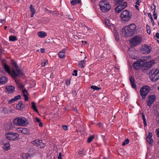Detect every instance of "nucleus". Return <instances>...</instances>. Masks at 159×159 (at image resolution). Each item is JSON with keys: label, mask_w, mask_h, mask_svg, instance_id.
I'll use <instances>...</instances> for the list:
<instances>
[{"label": "nucleus", "mask_w": 159, "mask_h": 159, "mask_svg": "<svg viewBox=\"0 0 159 159\" xmlns=\"http://www.w3.org/2000/svg\"><path fill=\"white\" fill-rule=\"evenodd\" d=\"M19 136L18 133L11 131H8L5 134L6 138L7 139L11 141L15 140Z\"/></svg>", "instance_id": "nucleus-7"}, {"label": "nucleus", "mask_w": 159, "mask_h": 159, "mask_svg": "<svg viewBox=\"0 0 159 159\" xmlns=\"http://www.w3.org/2000/svg\"><path fill=\"white\" fill-rule=\"evenodd\" d=\"M24 106L21 101L19 102L16 105V108L18 109H20L21 108H23Z\"/></svg>", "instance_id": "nucleus-23"}, {"label": "nucleus", "mask_w": 159, "mask_h": 159, "mask_svg": "<svg viewBox=\"0 0 159 159\" xmlns=\"http://www.w3.org/2000/svg\"><path fill=\"white\" fill-rule=\"evenodd\" d=\"M129 80L132 87L133 88L136 89V86L135 84V80L134 77L132 75L129 76Z\"/></svg>", "instance_id": "nucleus-14"}, {"label": "nucleus", "mask_w": 159, "mask_h": 159, "mask_svg": "<svg viewBox=\"0 0 159 159\" xmlns=\"http://www.w3.org/2000/svg\"><path fill=\"white\" fill-rule=\"evenodd\" d=\"M140 63L138 61H137L133 63L134 68L135 70H138L140 67Z\"/></svg>", "instance_id": "nucleus-19"}, {"label": "nucleus", "mask_w": 159, "mask_h": 159, "mask_svg": "<svg viewBox=\"0 0 159 159\" xmlns=\"http://www.w3.org/2000/svg\"><path fill=\"white\" fill-rule=\"evenodd\" d=\"M21 133L23 134H26L28 133V130L27 129L25 128H22V129H21Z\"/></svg>", "instance_id": "nucleus-38"}, {"label": "nucleus", "mask_w": 159, "mask_h": 159, "mask_svg": "<svg viewBox=\"0 0 159 159\" xmlns=\"http://www.w3.org/2000/svg\"><path fill=\"white\" fill-rule=\"evenodd\" d=\"M86 61L84 60H82L79 62V66L80 68H84L85 66V63Z\"/></svg>", "instance_id": "nucleus-20"}, {"label": "nucleus", "mask_w": 159, "mask_h": 159, "mask_svg": "<svg viewBox=\"0 0 159 159\" xmlns=\"http://www.w3.org/2000/svg\"><path fill=\"white\" fill-rule=\"evenodd\" d=\"M127 3L126 2H124L122 4H119L118 5L120 6L121 8L122 9H124L127 6Z\"/></svg>", "instance_id": "nucleus-31"}, {"label": "nucleus", "mask_w": 159, "mask_h": 159, "mask_svg": "<svg viewBox=\"0 0 159 159\" xmlns=\"http://www.w3.org/2000/svg\"><path fill=\"white\" fill-rule=\"evenodd\" d=\"M90 88L93 89V90H98L101 89V88L98 87L95 85L91 86Z\"/></svg>", "instance_id": "nucleus-33"}, {"label": "nucleus", "mask_w": 159, "mask_h": 159, "mask_svg": "<svg viewBox=\"0 0 159 159\" xmlns=\"http://www.w3.org/2000/svg\"><path fill=\"white\" fill-rule=\"evenodd\" d=\"M155 131L156 132V134L157 137L159 138V128L156 129Z\"/></svg>", "instance_id": "nucleus-47"}, {"label": "nucleus", "mask_w": 159, "mask_h": 159, "mask_svg": "<svg viewBox=\"0 0 159 159\" xmlns=\"http://www.w3.org/2000/svg\"><path fill=\"white\" fill-rule=\"evenodd\" d=\"M156 97L155 95L152 94L149 95L146 100L147 106L151 107L152 105L155 101Z\"/></svg>", "instance_id": "nucleus-10"}, {"label": "nucleus", "mask_w": 159, "mask_h": 159, "mask_svg": "<svg viewBox=\"0 0 159 159\" xmlns=\"http://www.w3.org/2000/svg\"><path fill=\"white\" fill-rule=\"evenodd\" d=\"M58 159H62V154L61 152L59 153V155L58 157Z\"/></svg>", "instance_id": "nucleus-52"}, {"label": "nucleus", "mask_w": 159, "mask_h": 159, "mask_svg": "<svg viewBox=\"0 0 159 159\" xmlns=\"http://www.w3.org/2000/svg\"><path fill=\"white\" fill-rule=\"evenodd\" d=\"M99 6L101 11L103 13L108 11L111 8V6L107 0H102L99 3Z\"/></svg>", "instance_id": "nucleus-4"}, {"label": "nucleus", "mask_w": 159, "mask_h": 159, "mask_svg": "<svg viewBox=\"0 0 159 159\" xmlns=\"http://www.w3.org/2000/svg\"><path fill=\"white\" fill-rule=\"evenodd\" d=\"M74 73L72 75H73L77 76V71L76 70H74Z\"/></svg>", "instance_id": "nucleus-51"}, {"label": "nucleus", "mask_w": 159, "mask_h": 159, "mask_svg": "<svg viewBox=\"0 0 159 159\" xmlns=\"http://www.w3.org/2000/svg\"><path fill=\"white\" fill-rule=\"evenodd\" d=\"M5 89L6 91L8 92V93H11L15 91V88L13 86L10 85L6 87Z\"/></svg>", "instance_id": "nucleus-13"}, {"label": "nucleus", "mask_w": 159, "mask_h": 159, "mask_svg": "<svg viewBox=\"0 0 159 159\" xmlns=\"http://www.w3.org/2000/svg\"><path fill=\"white\" fill-rule=\"evenodd\" d=\"M21 96L20 95H18L15 97L9 100L8 102V104H11L15 102L16 101L20 99Z\"/></svg>", "instance_id": "nucleus-15"}, {"label": "nucleus", "mask_w": 159, "mask_h": 159, "mask_svg": "<svg viewBox=\"0 0 159 159\" xmlns=\"http://www.w3.org/2000/svg\"><path fill=\"white\" fill-rule=\"evenodd\" d=\"M151 88L148 85L143 86L140 89V94L142 99H144L146 96L150 91Z\"/></svg>", "instance_id": "nucleus-8"}, {"label": "nucleus", "mask_w": 159, "mask_h": 159, "mask_svg": "<svg viewBox=\"0 0 159 159\" xmlns=\"http://www.w3.org/2000/svg\"><path fill=\"white\" fill-rule=\"evenodd\" d=\"M35 120L36 122L38 123L41 122L40 120L37 117L35 118Z\"/></svg>", "instance_id": "nucleus-50"}, {"label": "nucleus", "mask_w": 159, "mask_h": 159, "mask_svg": "<svg viewBox=\"0 0 159 159\" xmlns=\"http://www.w3.org/2000/svg\"><path fill=\"white\" fill-rule=\"evenodd\" d=\"M3 149H4L6 151H7L10 148V145L8 142H6L4 144L3 146Z\"/></svg>", "instance_id": "nucleus-22"}, {"label": "nucleus", "mask_w": 159, "mask_h": 159, "mask_svg": "<svg viewBox=\"0 0 159 159\" xmlns=\"http://www.w3.org/2000/svg\"><path fill=\"white\" fill-rule=\"evenodd\" d=\"M81 2V0H72L70 3L72 5H75L77 3H80Z\"/></svg>", "instance_id": "nucleus-28"}, {"label": "nucleus", "mask_w": 159, "mask_h": 159, "mask_svg": "<svg viewBox=\"0 0 159 159\" xmlns=\"http://www.w3.org/2000/svg\"><path fill=\"white\" fill-rule=\"evenodd\" d=\"M2 66L6 72L8 73L9 74H10L11 75V71L10 66L8 65L4 62L2 63Z\"/></svg>", "instance_id": "nucleus-12"}, {"label": "nucleus", "mask_w": 159, "mask_h": 159, "mask_svg": "<svg viewBox=\"0 0 159 159\" xmlns=\"http://www.w3.org/2000/svg\"><path fill=\"white\" fill-rule=\"evenodd\" d=\"M65 84L67 86H69L70 84V80H67L65 81Z\"/></svg>", "instance_id": "nucleus-45"}, {"label": "nucleus", "mask_w": 159, "mask_h": 159, "mask_svg": "<svg viewBox=\"0 0 159 159\" xmlns=\"http://www.w3.org/2000/svg\"><path fill=\"white\" fill-rule=\"evenodd\" d=\"M151 8L152 10H154V11H155L156 7L154 4H151Z\"/></svg>", "instance_id": "nucleus-43"}, {"label": "nucleus", "mask_w": 159, "mask_h": 159, "mask_svg": "<svg viewBox=\"0 0 159 159\" xmlns=\"http://www.w3.org/2000/svg\"><path fill=\"white\" fill-rule=\"evenodd\" d=\"M146 140L150 144H152L153 141V139L152 138H147Z\"/></svg>", "instance_id": "nucleus-36"}, {"label": "nucleus", "mask_w": 159, "mask_h": 159, "mask_svg": "<svg viewBox=\"0 0 159 159\" xmlns=\"http://www.w3.org/2000/svg\"><path fill=\"white\" fill-rule=\"evenodd\" d=\"M114 36L115 38V40L116 42H118L119 40V34L117 33L116 30H114Z\"/></svg>", "instance_id": "nucleus-25"}, {"label": "nucleus", "mask_w": 159, "mask_h": 159, "mask_svg": "<svg viewBox=\"0 0 159 159\" xmlns=\"http://www.w3.org/2000/svg\"><path fill=\"white\" fill-rule=\"evenodd\" d=\"M151 21L152 23V24L153 26H154V25H155V23H154V21L153 18L151 19Z\"/></svg>", "instance_id": "nucleus-57"}, {"label": "nucleus", "mask_w": 159, "mask_h": 159, "mask_svg": "<svg viewBox=\"0 0 159 159\" xmlns=\"http://www.w3.org/2000/svg\"><path fill=\"white\" fill-rule=\"evenodd\" d=\"M65 55V50L62 49V51L59 52L58 53V56L60 58H63Z\"/></svg>", "instance_id": "nucleus-27"}, {"label": "nucleus", "mask_w": 159, "mask_h": 159, "mask_svg": "<svg viewBox=\"0 0 159 159\" xmlns=\"http://www.w3.org/2000/svg\"><path fill=\"white\" fill-rule=\"evenodd\" d=\"M23 93L24 96H25V95H27V94L28 93V92L25 89H24L23 90Z\"/></svg>", "instance_id": "nucleus-46"}, {"label": "nucleus", "mask_w": 159, "mask_h": 159, "mask_svg": "<svg viewBox=\"0 0 159 159\" xmlns=\"http://www.w3.org/2000/svg\"><path fill=\"white\" fill-rule=\"evenodd\" d=\"M155 64V61L153 60H152L147 62L146 65V66L148 68H151Z\"/></svg>", "instance_id": "nucleus-18"}, {"label": "nucleus", "mask_w": 159, "mask_h": 159, "mask_svg": "<svg viewBox=\"0 0 159 159\" xmlns=\"http://www.w3.org/2000/svg\"><path fill=\"white\" fill-rule=\"evenodd\" d=\"M104 23L105 26H107L108 27L110 28L111 25L112 24L110 22V21L107 19H106L104 20Z\"/></svg>", "instance_id": "nucleus-30"}, {"label": "nucleus", "mask_w": 159, "mask_h": 159, "mask_svg": "<svg viewBox=\"0 0 159 159\" xmlns=\"http://www.w3.org/2000/svg\"><path fill=\"white\" fill-rule=\"evenodd\" d=\"M131 17L130 12L125 10L122 11L120 15V19L122 22H126L129 20Z\"/></svg>", "instance_id": "nucleus-6"}, {"label": "nucleus", "mask_w": 159, "mask_h": 159, "mask_svg": "<svg viewBox=\"0 0 159 159\" xmlns=\"http://www.w3.org/2000/svg\"><path fill=\"white\" fill-rule=\"evenodd\" d=\"M140 2H139V0H137V1L136 2V5H138L139 6L140 5Z\"/></svg>", "instance_id": "nucleus-62"}, {"label": "nucleus", "mask_w": 159, "mask_h": 159, "mask_svg": "<svg viewBox=\"0 0 159 159\" xmlns=\"http://www.w3.org/2000/svg\"><path fill=\"white\" fill-rule=\"evenodd\" d=\"M25 98V101H27L28 100V97L27 95H25L24 96Z\"/></svg>", "instance_id": "nucleus-56"}, {"label": "nucleus", "mask_w": 159, "mask_h": 159, "mask_svg": "<svg viewBox=\"0 0 159 159\" xmlns=\"http://www.w3.org/2000/svg\"><path fill=\"white\" fill-rule=\"evenodd\" d=\"M79 154L80 156L82 155L83 154V152L82 150H80L79 151Z\"/></svg>", "instance_id": "nucleus-58"}, {"label": "nucleus", "mask_w": 159, "mask_h": 159, "mask_svg": "<svg viewBox=\"0 0 159 159\" xmlns=\"http://www.w3.org/2000/svg\"><path fill=\"white\" fill-rule=\"evenodd\" d=\"M42 140H34L33 141H32L31 142L32 144H34V145L36 146H39V143H42Z\"/></svg>", "instance_id": "nucleus-21"}, {"label": "nucleus", "mask_w": 159, "mask_h": 159, "mask_svg": "<svg viewBox=\"0 0 159 159\" xmlns=\"http://www.w3.org/2000/svg\"><path fill=\"white\" fill-rule=\"evenodd\" d=\"M134 7L137 10H139V7L137 5H135Z\"/></svg>", "instance_id": "nucleus-64"}, {"label": "nucleus", "mask_w": 159, "mask_h": 159, "mask_svg": "<svg viewBox=\"0 0 159 159\" xmlns=\"http://www.w3.org/2000/svg\"><path fill=\"white\" fill-rule=\"evenodd\" d=\"M8 79L6 76H2L0 77V85L5 84L7 81Z\"/></svg>", "instance_id": "nucleus-16"}, {"label": "nucleus", "mask_w": 159, "mask_h": 159, "mask_svg": "<svg viewBox=\"0 0 159 159\" xmlns=\"http://www.w3.org/2000/svg\"><path fill=\"white\" fill-rule=\"evenodd\" d=\"M16 37L13 35H10L9 37V40L11 41H15L17 40Z\"/></svg>", "instance_id": "nucleus-29"}, {"label": "nucleus", "mask_w": 159, "mask_h": 159, "mask_svg": "<svg viewBox=\"0 0 159 159\" xmlns=\"http://www.w3.org/2000/svg\"><path fill=\"white\" fill-rule=\"evenodd\" d=\"M62 127L65 130H67L68 129V126L67 125H62Z\"/></svg>", "instance_id": "nucleus-44"}, {"label": "nucleus", "mask_w": 159, "mask_h": 159, "mask_svg": "<svg viewBox=\"0 0 159 159\" xmlns=\"http://www.w3.org/2000/svg\"><path fill=\"white\" fill-rule=\"evenodd\" d=\"M129 142V139L127 138L125 139L124 141L122 143V145L124 146H125V145L128 144Z\"/></svg>", "instance_id": "nucleus-37"}, {"label": "nucleus", "mask_w": 159, "mask_h": 159, "mask_svg": "<svg viewBox=\"0 0 159 159\" xmlns=\"http://www.w3.org/2000/svg\"><path fill=\"white\" fill-rule=\"evenodd\" d=\"M0 22L2 24H4L6 22L5 18L4 19L0 20Z\"/></svg>", "instance_id": "nucleus-48"}, {"label": "nucleus", "mask_w": 159, "mask_h": 159, "mask_svg": "<svg viewBox=\"0 0 159 159\" xmlns=\"http://www.w3.org/2000/svg\"><path fill=\"white\" fill-rule=\"evenodd\" d=\"M39 123V127H42L43 126V124L41 121Z\"/></svg>", "instance_id": "nucleus-61"}, {"label": "nucleus", "mask_w": 159, "mask_h": 159, "mask_svg": "<svg viewBox=\"0 0 159 159\" xmlns=\"http://www.w3.org/2000/svg\"><path fill=\"white\" fill-rule=\"evenodd\" d=\"M38 36L40 38H43L47 35L46 33L43 31H41L38 32Z\"/></svg>", "instance_id": "nucleus-17"}, {"label": "nucleus", "mask_w": 159, "mask_h": 159, "mask_svg": "<svg viewBox=\"0 0 159 159\" xmlns=\"http://www.w3.org/2000/svg\"><path fill=\"white\" fill-rule=\"evenodd\" d=\"M152 134L151 132H149L147 138H152Z\"/></svg>", "instance_id": "nucleus-49"}, {"label": "nucleus", "mask_w": 159, "mask_h": 159, "mask_svg": "<svg viewBox=\"0 0 159 159\" xmlns=\"http://www.w3.org/2000/svg\"><path fill=\"white\" fill-rule=\"evenodd\" d=\"M30 11L31 12V13H35V9L33 7L32 5L31 4L30 5Z\"/></svg>", "instance_id": "nucleus-40"}, {"label": "nucleus", "mask_w": 159, "mask_h": 159, "mask_svg": "<svg viewBox=\"0 0 159 159\" xmlns=\"http://www.w3.org/2000/svg\"><path fill=\"white\" fill-rule=\"evenodd\" d=\"M97 125H98L99 127L101 128L102 127V124L101 123H99L97 124Z\"/></svg>", "instance_id": "nucleus-63"}, {"label": "nucleus", "mask_w": 159, "mask_h": 159, "mask_svg": "<svg viewBox=\"0 0 159 159\" xmlns=\"http://www.w3.org/2000/svg\"><path fill=\"white\" fill-rule=\"evenodd\" d=\"M142 41V38L138 36L132 38L130 39V44L133 46H136L140 44Z\"/></svg>", "instance_id": "nucleus-9"}, {"label": "nucleus", "mask_w": 159, "mask_h": 159, "mask_svg": "<svg viewBox=\"0 0 159 159\" xmlns=\"http://www.w3.org/2000/svg\"><path fill=\"white\" fill-rule=\"evenodd\" d=\"M153 16H154V19L156 20L157 18V14L156 11H153Z\"/></svg>", "instance_id": "nucleus-42"}, {"label": "nucleus", "mask_w": 159, "mask_h": 159, "mask_svg": "<svg viewBox=\"0 0 159 159\" xmlns=\"http://www.w3.org/2000/svg\"><path fill=\"white\" fill-rule=\"evenodd\" d=\"M151 51V47L146 44H144L143 46L141 49V52L143 54H149Z\"/></svg>", "instance_id": "nucleus-11"}, {"label": "nucleus", "mask_w": 159, "mask_h": 159, "mask_svg": "<svg viewBox=\"0 0 159 159\" xmlns=\"http://www.w3.org/2000/svg\"><path fill=\"white\" fill-rule=\"evenodd\" d=\"M142 117L143 121L146 120V118L145 117V115L143 113L142 114Z\"/></svg>", "instance_id": "nucleus-54"}, {"label": "nucleus", "mask_w": 159, "mask_h": 159, "mask_svg": "<svg viewBox=\"0 0 159 159\" xmlns=\"http://www.w3.org/2000/svg\"><path fill=\"white\" fill-rule=\"evenodd\" d=\"M156 35V37L157 38L159 39V33L158 32H157L156 34V35Z\"/></svg>", "instance_id": "nucleus-60"}, {"label": "nucleus", "mask_w": 159, "mask_h": 159, "mask_svg": "<svg viewBox=\"0 0 159 159\" xmlns=\"http://www.w3.org/2000/svg\"><path fill=\"white\" fill-rule=\"evenodd\" d=\"M149 75L151 81H157L159 79V69L156 68L152 69L149 72Z\"/></svg>", "instance_id": "nucleus-3"}, {"label": "nucleus", "mask_w": 159, "mask_h": 159, "mask_svg": "<svg viewBox=\"0 0 159 159\" xmlns=\"http://www.w3.org/2000/svg\"><path fill=\"white\" fill-rule=\"evenodd\" d=\"M124 0H114V2L115 5H119L121 4Z\"/></svg>", "instance_id": "nucleus-34"}, {"label": "nucleus", "mask_w": 159, "mask_h": 159, "mask_svg": "<svg viewBox=\"0 0 159 159\" xmlns=\"http://www.w3.org/2000/svg\"><path fill=\"white\" fill-rule=\"evenodd\" d=\"M13 123L16 125L22 126H26L29 124V123L25 118L20 117L16 118L13 120Z\"/></svg>", "instance_id": "nucleus-5"}, {"label": "nucleus", "mask_w": 159, "mask_h": 159, "mask_svg": "<svg viewBox=\"0 0 159 159\" xmlns=\"http://www.w3.org/2000/svg\"><path fill=\"white\" fill-rule=\"evenodd\" d=\"M136 26L134 24H132L123 27L121 30L122 35L125 38L131 37L135 33Z\"/></svg>", "instance_id": "nucleus-1"}, {"label": "nucleus", "mask_w": 159, "mask_h": 159, "mask_svg": "<svg viewBox=\"0 0 159 159\" xmlns=\"http://www.w3.org/2000/svg\"><path fill=\"white\" fill-rule=\"evenodd\" d=\"M123 10L120 7V6L118 5L117 7L115 8V12L117 13H119Z\"/></svg>", "instance_id": "nucleus-32"}, {"label": "nucleus", "mask_w": 159, "mask_h": 159, "mask_svg": "<svg viewBox=\"0 0 159 159\" xmlns=\"http://www.w3.org/2000/svg\"><path fill=\"white\" fill-rule=\"evenodd\" d=\"M150 28V27L148 25H146V29L147 33L148 34H150V33L151 32V30H149Z\"/></svg>", "instance_id": "nucleus-41"}, {"label": "nucleus", "mask_w": 159, "mask_h": 159, "mask_svg": "<svg viewBox=\"0 0 159 159\" xmlns=\"http://www.w3.org/2000/svg\"><path fill=\"white\" fill-rule=\"evenodd\" d=\"M32 104V108L34 111L36 112V113H38L39 115L40 114L39 113V111L37 109V108L35 105V103L34 102H32L31 103Z\"/></svg>", "instance_id": "nucleus-26"}, {"label": "nucleus", "mask_w": 159, "mask_h": 159, "mask_svg": "<svg viewBox=\"0 0 159 159\" xmlns=\"http://www.w3.org/2000/svg\"><path fill=\"white\" fill-rule=\"evenodd\" d=\"M94 137L95 135H94L90 136L88 139L87 142L88 143L91 142L94 139Z\"/></svg>", "instance_id": "nucleus-35"}, {"label": "nucleus", "mask_w": 159, "mask_h": 159, "mask_svg": "<svg viewBox=\"0 0 159 159\" xmlns=\"http://www.w3.org/2000/svg\"><path fill=\"white\" fill-rule=\"evenodd\" d=\"M30 150H29L28 151V153H23L22 155V159H27L30 156Z\"/></svg>", "instance_id": "nucleus-24"}, {"label": "nucleus", "mask_w": 159, "mask_h": 159, "mask_svg": "<svg viewBox=\"0 0 159 159\" xmlns=\"http://www.w3.org/2000/svg\"><path fill=\"white\" fill-rule=\"evenodd\" d=\"M21 129H22V128H20L17 129V131L19 132L20 133H21V130H22Z\"/></svg>", "instance_id": "nucleus-59"}, {"label": "nucleus", "mask_w": 159, "mask_h": 159, "mask_svg": "<svg viewBox=\"0 0 159 159\" xmlns=\"http://www.w3.org/2000/svg\"><path fill=\"white\" fill-rule=\"evenodd\" d=\"M12 65L16 68V70L12 69L11 74V76L14 80L16 83H18V77H20L23 74L22 71L18 68L16 62L13 60H11Z\"/></svg>", "instance_id": "nucleus-2"}, {"label": "nucleus", "mask_w": 159, "mask_h": 159, "mask_svg": "<svg viewBox=\"0 0 159 159\" xmlns=\"http://www.w3.org/2000/svg\"><path fill=\"white\" fill-rule=\"evenodd\" d=\"M148 16L150 19H151L152 18H153L152 16V15L151 13H148Z\"/></svg>", "instance_id": "nucleus-55"}, {"label": "nucleus", "mask_w": 159, "mask_h": 159, "mask_svg": "<svg viewBox=\"0 0 159 159\" xmlns=\"http://www.w3.org/2000/svg\"><path fill=\"white\" fill-rule=\"evenodd\" d=\"M39 146H40V148H42L45 147L46 144L45 143H43L42 141L41 143H39Z\"/></svg>", "instance_id": "nucleus-39"}, {"label": "nucleus", "mask_w": 159, "mask_h": 159, "mask_svg": "<svg viewBox=\"0 0 159 159\" xmlns=\"http://www.w3.org/2000/svg\"><path fill=\"white\" fill-rule=\"evenodd\" d=\"M45 49L44 48H42L40 49V52L42 53H44L45 52Z\"/></svg>", "instance_id": "nucleus-53"}]
</instances>
